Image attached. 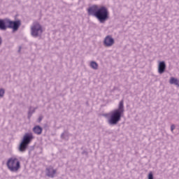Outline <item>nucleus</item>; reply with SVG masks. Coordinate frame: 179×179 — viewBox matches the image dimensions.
Listing matches in <instances>:
<instances>
[{
    "mask_svg": "<svg viewBox=\"0 0 179 179\" xmlns=\"http://www.w3.org/2000/svg\"><path fill=\"white\" fill-rule=\"evenodd\" d=\"M6 166L13 173H15L20 169V162L16 157H11L8 159Z\"/></svg>",
    "mask_w": 179,
    "mask_h": 179,
    "instance_id": "obj_4",
    "label": "nucleus"
},
{
    "mask_svg": "<svg viewBox=\"0 0 179 179\" xmlns=\"http://www.w3.org/2000/svg\"><path fill=\"white\" fill-rule=\"evenodd\" d=\"M57 174V170L54 169L52 167L46 168V176L47 177H50V178H54Z\"/></svg>",
    "mask_w": 179,
    "mask_h": 179,
    "instance_id": "obj_8",
    "label": "nucleus"
},
{
    "mask_svg": "<svg viewBox=\"0 0 179 179\" xmlns=\"http://www.w3.org/2000/svg\"><path fill=\"white\" fill-rule=\"evenodd\" d=\"M169 83L171 85H175L176 86H178V87H179V80L178 78L171 77L169 80Z\"/></svg>",
    "mask_w": 179,
    "mask_h": 179,
    "instance_id": "obj_13",
    "label": "nucleus"
},
{
    "mask_svg": "<svg viewBox=\"0 0 179 179\" xmlns=\"http://www.w3.org/2000/svg\"><path fill=\"white\" fill-rule=\"evenodd\" d=\"M90 66L92 69H95V70L99 69V64L96 62H91L90 64Z\"/></svg>",
    "mask_w": 179,
    "mask_h": 179,
    "instance_id": "obj_15",
    "label": "nucleus"
},
{
    "mask_svg": "<svg viewBox=\"0 0 179 179\" xmlns=\"http://www.w3.org/2000/svg\"><path fill=\"white\" fill-rule=\"evenodd\" d=\"M166 71V62L164 61L159 62L158 64V73L162 75Z\"/></svg>",
    "mask_w": 179,
    "mask_h": 179,
    "instance_id": "obj_9",
    "label": "nucleus"
},
{
    "mask_svg": "<svg viewBox=\"0 0 179 179\" xmlns=\"http://www.w3.org/2000/svg\"><path fill=\"white\" fill-rule=\"evenodd\" d=\"M5 94V90L3 88L0 89V97H3V95Z\"/></svg>",
    "mask_w": 179,
    "mask_h": 179,
    "instance_id": "obj_16",
    "label": "nucleus"
},
{
    "mask_svg": "<svg viewBox=\"0 0 179 179\" xmlns=\"http://www.w3.org/2000/svg\"><path fill=\"white\" fill-rule=\"evenodd\" d=\"M33 132H34L36 135H41L43 134V128L40 126H35L33 128Z\"/></svg>",
    "mask_w": 179,
    "mask_h": 179,
    "instance_id": "obj_11",
    "label": "nucleus"
},
{
    "mask_svg": "<svg viewBox=\"0 0 179 179\" xmlns=\"http://www.w3.org/2000/svg\"><path fill=\"white\" fill-rule=\"evenodd\" d=\"M69 136H71V134H69V131L65 130L62 134H61V138L64 139V141H69Z\"/></svg>",
    "mask_w": 179,
    "mask_h": 179,
    "instance_id": "obj_12",
    "label": "nucleus"
},
{
    "mask_svg": "<svg viewBox=\"0 0 179 179\" xmlns=\"http://www.w3.org/2000/svg\"><path fill=\"white\" fill-rule=\"evenodd\" d=\"M36 110H37V108H33L31 106L29 107V111H28V120H30L31 118V115L36 113Z\"/></svg>",
    "mask_w": 179,
    "mask_h": 179,
    "instance_id": "obj_14",
    "label": "nucleus"
},
{
    "mask_svg": "<svg viewBox=\"0 0 179 179\" xmlns=\"http://www.w3.org/2000/svg\"><path fill=\"white\" fill-rule=\"evenodd\" d=\"M88 15L94 16L100 23H106L108 20L109 15L108 9L105 6L99 8V6L94 5L87 9Z\"/></svg>",
    "mask_w": 179,
    "mask_h": 179,
    "instance_id": "obj_1",
    "label": "nucleus"
},
{
    "mask_svg": "<svg viewBox=\"0 0 179 179\" xmlns=\"http://www.w3.org/2000/svg\"><path fill=\"white\" fill-rule=\"evenodd\" d=\"M42 120H43V116H40L38 119V122H41Z\"/></svg>",
    "mask_w": 179,
    "mask_h": 179,
    "instance_id": "obj_19",
    "label": "nucleus"
},
{
    "mask_svg": "<svg viewBox=\"0 0 179 179\" xmlns=\"http://www.w3.org/2000/svg\"><path fill=\"white\" fill-rule=\"evenodd\" d=\"M43 34V27L38 22H33L31 26V36L34 38L41 37Z\"/></svg>",
    "mask_w": 179,
    "mask_h": 179,
    "instance_id": "obj_5",
    "label": "nucleus"
},
{
    "mask_svg": "<svg viewBox=\"0 0 179 179\" xmlns=\"http://www.w3.org/2000/svg\"><path fill=\"white\" fill-rule=\"evenodd\" d=\"M175 129H176V125L175 124H171V132H174Z\"/></svg>",
    "mask_w": 179,
    "mask_h": 179,
    "instance_id": "obj_18",
    "label": "nucleus"
},
{
    "mask_svg": "<svg viewBox=\"0 0 179 179\" xmlns=\"http://www.w3.org/2000/svg\"><path fill=\"white\" fill-rule=\"evenodd\" d=\"M7 24L8 29H13V31H17L22 23L20 22V20L11 21L10 20L8 19Z\"/></svg>",
    "mask_w": 179,
    "mask_h": 179,
    "instance_id": "obj_6",
    "label": "nucleus"
},
{
    "mask_svg": "<svg viewBox=\"0 0 179 179\" xmlns=\"http://www.w3.org/2000/svg\"><path fill=\"white\" fill-rule=\"evenodd\" d=\"M2 45V38L0 36V47Z\"/></svg>",
    "mask_w": 179,
    "mask_h": 179,
    "instance_id": "obj_20",
    "label": "nucleus"
},
{
    "mask_svg": "<svg viewBox=\"0 0 179 179\" xmlns=\"http://www.w3.org/2000/svg\"><path fill=\"white\" fill-rule=\"evenodd\" d=\"M148 179H154L153 178V173L150 172L148 176Z\"/></svg>",
    "mask_w": 179,
    "mask_h": 179,
    "instance_id": "obj_17",
    "label": "nucleus"
},
{
    "mask_svg": "<svg viewBox=\"0 0 179 179\" xmlns=\"http://www.w3.org/2000/svg\"><path fill=\"white\" fill-rule=\"evenodd\" d=\"M33 139H34V137L33 136V134L31 133L25 134L21 143L20 144V146L18 148L19 150L22 153H24V152H26L27 147L29 146V145H30V143L31 142V141H33Z\"/></svg>",
    "mask_w": 179,
    "mask_h": 179,
    "instance_id": "obj_3",
    "label": "nucleus"
},
{
    "mask_svg": "<svg viewBox=\"0 0 179 179\" xmlns=\"http://www.w3.org/2000/svg\"><path fill=\"white\" fill-rule=\"evenodd\" d=\"M8 29V19L0 20V30H6Z\"/></svg>",
    "mask_w": 179,
    "mask_h": 179,
    "instance_id": "obj_10",
    "label": "nucleus"
},
{
    "mask_svg": "<svg viewBox=\"0 0 179 179\" xmlns=\"http://www.w3.org/2000/svg\"><path fill=\"white\" fill-rule=\"evenodd\" d=\"M115 43V41H114L113 36L108 35L105 37L103 40V45L105 47H113Z\"/></svg>",
    "mask_w": 179,
    "mask_h": 179,
    "instance_id": "obj_7",
    "label": "nucleus"
},
{
    "mask_svg": "<svg viewBox=\"0 0 179 179\" xmlns=\"http://www.w3.org/2000/svg\"><path fill=\"white\" fill-rule=\"evenodd\" d=\"M125 109L124 108V101H120L118 108L113 110L108 117V124L109 125H117L121 121V118L124 117Z\"/></svg>",
    "mask_w": 179,
    "mask_h": 179,
    "instance_id": "obj_2",
    "label": "nucleus"
}]
</instances>
